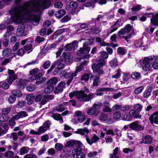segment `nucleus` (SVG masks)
<instances>
[{
	"instance_id": "nucleus-1",
	"label": "nucleus",
	"mask_w": 158,
	"mask_h": 158,
	"mask_svg": "<svg viewBox=\"0 0 158 158\" xmlns=\"http://www.w3.org/2000/svg\"><path fill=\"white\" fill-rule=\"evenodd\" d=\"M50 5V0H30L22 6H16L12 9L11 20L16 24L21 23L23 20H27L36 26L39 23L40 18L35 15L34 12L48 8Z\"/></svg>"
},
{
	"instance_id": "nucleus-2",
	"label": "nucleus",
	"mask_w": 158,
	"mask_h": 158,
	"mask_svg": "<svg viewBox=\"0 0 158 158\" xmlns=\"http://www.w3.org/2000/svg\"><path fill=\"white\" fill-rule=\"evenodd\" d=\"M8 73L9 77L2 82H1V87L5 89H8L9 85H11L13 82L17 79V76L15 74V72L14 70L8 69Z\"/></svg>"
},
{
	"instance_id": "nucleus-3",
	"label": "nucleus",
	"mask_w": 158,
	"mask_h": 158,
	"mask_svg": "<svg viewBox=\"0 0 158 158\" xmlns=\"http://www.w3.org/2000/svg\"><path fill=\"white\" fill-rule=\"evenodd\" d=\"M76 94V98L78 100L82 102L88 101L95 97V94L93 93H91L87 95L85 93L84 91L81 90L77 92Z\"/></svg>"
},
{
	"instance_id": "nucleus-4",
	"label": "nucleus",
	"mask_w": 158,
	"mask_h": 158,
	"mask_svg": "<svg viewBox=\"0 0 158 158\" xmlns=\"http://www.w3.org/2000/svg\"><path fill=\"white\" fill-rule=\"evenodd\" d=\"M93 44L92 41L90 40H87L83 44V48H80L79 50L77 53L79 54H83L88 53L90 50V48L87 46L89 45H92Z\"/></svg>"
},
{
	"instance_id": "nucleus-5",
	"label": "nucleus",
	"mask_w": 158,
	"mask_h": 158,
	"mask_svg": "<svg viewBox=\"0 0 158 158\" xmlns=\"http://www.w3.org/2000/svg\"><path fill=\"white\" fill-rule=\"evenodd\" d=\"M43 74L41 73H39L38 75H32L31 77V79L32 80H36V84L39 85L44 82L46 78L42 77Z\"/></svg>"
},
{
	"instance_id": "nucleus-6",
	"label": "nucleus",
	"mask_w": 158,
	"mask_h": 158,
	"mask_svg": "<svg viewBox=\"0 0 158 158\" xmlns=\"http://www.w3.org/2000/svg\"><path fill=\"white\" fill-rule=\"evenodd\" d=\"M124 29L127 33H128L131 30V33L129 34L126 36H123V38H124L126 40L128 41V39L131 38L132 35H135L136 34V31L133 29H132V27L130 24H127L124 27Z\"/></svg>"
},
{
	"instance_id": "nucleus-7",
	"label": "nucleus",
	"mask_w": 158,
	"mask_h": 158,
	"mask_svg": "<svg viewBox=\"0 0 158 158\" xmlns=\"http://www.w3.org/2000/svg\"><path fill=\"white\" fill-rule=\"evenodd\" d=\"M130 128L133 130L139 131L142 130L144 128L143 127L140 125L137 121H135L130 124Z\"/></svg>"
},
{
	"instance_id": "nucleus-8",
	"label": "nucleus",
	"mask_w": 158,
	"mask_h": 158,
	"mask_svg": "<svg viewBox=\"0 0 158 158\" xmlns=\"http://www.w3.org/2000/svg\"><path fill=\"white\" fill-rule=\"evenodd\" d=\"M81 147L79 146L72 151V153L76 155V158H85V154L82 152Z\"/></svg>"
},
{
	"instance_id": "nucleus-9",
	"label": "nucleus",
	"mask_w": 158,
	"mask_h": 158,
	"mask_svg": "<svg viewBox=\"0 0 158 158\" xmlns=\"http://www.w3.org/2000/svg\"><path fill=\"white\" fill-rule=\"evenodd\" d=\"M25 25L24 24H22L18 27L16 32L17 35L18 36H24L26 35L25 32Z\"/></svg>"
},
{
	"instance_id": "nucleus-10",
	"label": "nucleus",
	"mask_w": 158,
	"mask_h": 158,
	"mask_svg": "<svg viewBox=\"0 0 158 158\" xmlns=\"http://www.w3.org/2000/svg\"><path fill=\"white\" fill-rule=\"evenodd\" d=\"M118 20H117L116 23L113 25L111 26L107 31V33L106 34H103V36L105 38L107 37L108 35L117 30L118 26L117 25Z\"/></svg>"
},
{
	"instance_id": "nucleus-11",
	"label": "nucleus",
	"mask_w": 158,
	"mask_h": 158,
	"mask_svg": "<svg viewBox=\"0 0 158 158\" xmlns=\"http://www.w3.org/2000/svg\"><path fill=\"white\" fill-rule=\"evenodd\" d=\"M81 111L77 110L75 112V115L76 117H78L77 120L78 121L81 123L84 121L85 119V116L84 114H82Z\"/></svg>"
},
{
	"instance_id": "nucleus-12",
	"label": "nucleus",
	"mask_w": 158,
	"mask_h": 158,
	"mask_svg": "<svg viewBox=\"0 0 158 158\" xmlns=\"http://www.w3.org/2000/svg\"><path fill=\"white\" fill-rule=\"evenodd\" d=\"M2 54L3 56L9 57L11 59L15 56L14 53H12L11 49L9 48H6L4 50L2 51Z\"/></svg>"
},
{
	"instance_id": "nucleus-13",
	"label": "nucleus",
	"mask_w": 158,
	"mask_h": 158,
	"mask_svg": "<svg viewBox=\"0 0 158 158\" xmlns=\"http://www.w3.org/2000/svg\"><path fill=\"white\" fill-rule=\"evenodd\" d=\"M68 102H64L62 104H60L58 106L54 108V110L56 111L59 112H61L66 109V107L68 105Z\"/></svg>"
},
{
	"instance_id": "nucleus-14",
	"label": "nucleus",
	"mask_w": 158,
	"mask_h": 158,
	"mask_svg": "<svg viewBox=\"0 0 158 158\" xmlns=\"http://www.w3.org/2000/svg\"><path fill=\"white\" fill-rule=\"evenodd\" d=\"M78 144V146L81 147H82V143L80 141H76L73 140H71L68 141L65 144V147H72L75 145Z\"/></svg>"
},
{
	"instance_id": "nucleus-15",
	"label": "nucleus",
	"mask_w": 158,
	"mask_h": 158,
	"mask_svg": "<svg viewBox=\"0 0 158 158\" xmlns=\"http://www.w3.org/2000/svg\"><path fill=\"white\" fill-rule=\"evenodd\" d=\"M8 127L7 123L0 121V136L2 134L5 133V131L7 130Z\"/></svg>"
},
{
	"instance_id": "nucleus-16",
	"label": "nucleus",
	"mask_w": 158,
	"mask_h": 158,
	"mask_svg": "<svg viewBox=\"0 0 158 158\" xmlns=\"http://www.w3.org/2000/svg\"><path fill=\"white\" fill-rule=\"evenodd\" d=\"M158 60V58L156 56H151V64L153 68L155 69H158V63L156 62Z\"/></svg>"
},
{
	"instance_id": "nucleus-17",
	"label": "nucleus",
	"mask_w": 158,
	"mask_h": 158,
	"mask_svg": "<svg viewBox=\"0 0 158 158\" xmlns=\"http://www.w3.org/2000/svg\"><path fill=\"white\" fill-rule=\"evenodd\" d=\"M28 116L26 112L25 111H21L18 112L17 114L13 117V119H18L20 118L25 117Z\"/></svg>"
},
{
	"instance_id": "nucleus-18",
	"label": "nucleus",
	"mask_w": 158,
	"mask_h": 158,
	"mask_svg": "<svg viewBox=\"0 0 158 158\" xmlns=\"http://www.w3.org/2000/svg\"><path fill=\"white\" fill-rule=\"evenodd\" d=\"M73 73L71 72L69 69H68L65 70H63L61 71L60 76L61 77H64L66 78H69L71 76H72Z\"/></svg>"
},
{
	"instance_id": "nucleus-19",
	"label": "nucleus",
	"mask_w": 158,
	"mask_h": 158,
	"mask_svg": "<svg viewBox=\"0 0 158 158\" xmlns=\"http://www.w3.org/2000/svg\"><path fill=\"white\" fill-rule=\"evenodd\" d=\"M88 32L89 33V34H93L94 33L98 34L102 30L101 27H93L89 30ZM87 33L88 32H86Z\"/></svg>"
},
{
	"instance_id": "nucleus-20",
	"label": "nucleus",
	"mask_w": 158,
	"mask_h": 158,
	"mask_svg": "<svg viewBox=\"0 0 158 158\" xmlns=\"http://www.w3.org/2000/svg\"><path fill=\"white\" fill-rule=\"evenodd\" d=\"M99 139V137L94 134L90 140L89 138L86 137V139L87 142L90 145H91L93 143L96 142Z\"/></svg>"
},
{
	"instance_id": "nucleus-21",
	"label": "nucleus",
	"mask_w": 158,
	"mask_h": 158,
	"mask_svg": "<svg viewBox=\"0 0 158 158\" xmlns=\"http://www.w3.org/2000/svg\"><path fill=\"white\" fill-rule=\"evenodd\" d=\"M150 120L152 123H154L156 124H158V115L157 112H155L152 115H151L149 118Z\"/></svg>"
},
{
	"instance_id": "nucleus-22",
	"label": "nucleus",
	"mask_w": 158,
	"mask_h": 158,
	"mask_svg": "<svg viewBox=\"0 0 158 158\" xmlns=\"http://www.w3.org/2000/svg\"><path fill=\"white\" fill-rule=\"evenodd\" d=\"M92 68L94 73H97L98 75H100L103 73L102 70L98 67L95 64H93Z\"/></svg>"
},
{
	"instance_id": "nucleus-23",
	"label": "nucleus",
	"mask_w": 158,
	"mask_h": 158,
	"mask_svg": "<svg viewBox=\"0 0 158 158\" xmlns=\"http://www.w3.org/2000/svg\"><path fill=\"white\" fill-rule=\"evenodd\" d=\"M29 81H28L25 79L20 80L16 81V85L19 88H23L26 85V83Z\"/></svg>"
},
{
	"instance_id": "nucleus-24",
	"label": "nucleus",
	"mask_w": 158,
	"mask_h": 158,
	"mask_svg": "<svg viewBox=\"0 0 158 158\" xmlns=\"http://www.w3.org/2000/svg\"><path fill=\"white\" fill-rule=\"evenodd\" d=\"M152 139L151 137L149 135H147L143 138L142 141L140 143L149 144L152 143Z\"/></svg>"
},
{
	"instance_id": "nucleus-25",
	"label": "nucleus",
	"mask_w": 158,
	"mask_h": 158,
	"mask_svg": "<svg viewBox=\"0 0 158 158\" xmlns=\"http://www.w3.org/2000/svg\"><path fill=\"white\" fill-rule=\"evenodd\" d=\"M103 110L104 112H110L112 111L111 109L110 108V104L109 102H103Z\"/></svg>"
},
{
	"instance_id": "nucleus-26",
	"label": "nucleus",
	"mask_w": 158,
	"mask_h": 158,
	"mask_svg": "<svg viewBox=\"0 0 158 158\" xmlns=\"http://www.w3.org/2000/svg\"><path fill=\"white\" fill-rule=\"evenodd\" d=\"M63 57H64L65 62L66 64H68L72 61L73 60L72 57L69 54L63 52L62 54Z\"/></svg>"
},
{
	"instance_id": "nucleus-27",
	"label": "nucleus",
	"mask_w": 158,
	"mask_h": 158,
	"mask_svg": "<svg viewBox=\"0 0 158 158\" xmlns=\"http://www.w3.org/2000/svg\"><path fill=\"white\" fill-rule=\"evenodd\" d=\"M89 132V130L86 127H85L83 129H78L75 131L76 133L80 134L81 135H84L87 134Z\"/></svg>"
},
{
	"instance_id": "nucleus-28",
	"label": "nucleus",
	"mask_w": 158,
	"mask_h": 158,
	"mask_svg": "<svg viewBox=\"0 0 158 158\" xmlns=\"http://www.w3.org/2000/svg\"><path fill=\"white\" fill-rule=\"evenodd\" d=\"M151 23L154 25L158 26V13L152 15L151 19Z\"/></svg>"
},
{
	"instance_id": "nucleus-29",
	"label": "nucleus",
	"mask_w": 158,
	"mask_h": 158,
	"mask_svg": "<svg viewBox=\"0 0 158 158\" xmlns=\"http://www.w3.org/2000/svg\"><path fill=\"white\" fill-rule=\"evenodd\" d=\"M26 99L28 104L31 105L32 104L34 99V96L33 94H30L26 96Z\"/></svg>"
},
{
	"instance_id": "nucleus-30",
	"label": "nucleus",
	"mask_w": 158,
	"mask_h": 158,
	"mask_svg": "<svg viewBox=\"0 0 158 158\" xmlns=\"http://www.w3.org/2000/svg\"><path fill=\"white\" fill-rule=\"evenodd\" d=\"M52 117L55 119L60 121V123H63V121L62 117L60 114L54 113L52 115Z\"/></svg>"
},
{
	"instance_id": "nucleus-31",
	"label": "nucleus",
	"mask_w": 158,
	"mask_h": 158,
	"mask_svg": "<svg viewBox=\"0 0 158 158\" xmlns=\"http://www.w3.org/2000/svg\"><path fill=\"white\" fill-rule=\"evenodd\" d=\"M152 90V88L150 86L148 87L147 89L143 93V97L145 98H148L151 94Z\"/></svg>"
},
{
	"instance_id": "nucleus-32",
	"label": "nucleus",
	"mask_w": 158,
	"mask_h": 158,
	"mask_svg": "<svg viewBox=\"0 0 158 158\" xmlns=\"http://www.w3.org/2000/svg\"><path fill=\"white\" fill-rule=\"evenodd\" d=\"M99 111L98 110H96L93 108H91L89 109L87 111V114L90 115L94 114L96 116L99 113Z\"/></svg>"
},
{
	"instance_id": "nucleus-33",
	"label": "nucleus",
	"mask_w": 158,
	"mask_h": 158,
	"mask_svg": "<svg viewBox=\"0 0 158 158\" xmlns=\"http://www.w3.org/2000/svg\"><path fill=\"white\" fill-rule=\"evenodd\" d=\"M65 11L63 10H61L59 11L56 12L55 15L57 18H60L65 15Z\"/></svg>"
},
{
	"instance_id": "nucleus-34",
	"label": "nucleus",
	"mask_w": 158,
	"mask_h": 158,
	"mask_svg": "<svg viewBox=\"0 0 158 158\" xmlns=\"http://www.w3.org/2000/svg\"><path fill=\"white\" fill-rule=\"evenodd\" d=\"M4 156L6 158H14V153L12 151H8L5 152Z\"/></svg>"
},
{
	"instance_id": "nucleus-35",
	"label": "nucleus",
	"mask_w": 158,
	"mask_h": 158,
	"mask_svg": "<svg viewBox=\"0 0 158 158\" xmlns=\"http://www.w3.org/2000/svg\"><path fill=\"white\" fill-rule=\"evenodd\" d=\"M151 56L149 57H145L142 60V62L143 64L144 65H147L148 64H151Z\"/></svg>"
},
{
	"instance_id": "nucleus-36",
	"label": "nucleus",
	"mask_w": 158,
	"mask_h": 158,
	"mask_svg": "<svg viewBox=\"0 0 158 158\" xmlns=\"http://www.w3.org/2000/svg\"><path fill=\"white\" fill-rule=\"evenodd\" d=\"M56 64L57 65V68L55 69V71H57L58 72V70L62 69L64 67V65L63 63L60 62L59 60H57L56 62Z\"/></svg>"
},
{
	"instance_id": "nucleus-37",
	"label": "nucleus",
	"mask_w": 158,
	"mask_h": 158,
	"mask_svg": "<svg viewBox=\"0 0 158 158\" xmlns=\"http://www.w3.org/2000/svg\"><path fill=\"white\" fill-rule=\"evenodd\" d=\"M29 148L27 147H22L20 149V155H23L28 152Z\"/></svg>"
},
{
	"instance_id": "nucleus-38",
	"label": "nucleus",
	"mask_w": 158,
	"mask_h": 158,
	"mask_svg": "<svg viewBox=\"0 0 158 158\" xmlns=\"http://www.w3.org/2000/svg\"><path fill=\"white\" fill-rule=\"evenodd\" d=\"M58 82L57 79L55 77H53L51 78L48 81V84L51 85L53 86L56 84Z\"/></svg>"
},
{
	"instance_id": "nucleus-39",
	"label": "nucleus",
	"mask_w": 158,
	"mask_h": 158,
	"mask_svg": "<svg viewBox=\"0 0 158 158\" xmlns=\"http://www.w3.org/2000/svg\"><path fill=\"white\" fill-rule=\"evenodd\" d=\"M13 30V27L11 25L9 26L7 28V32L3 35L4 37L5 38H6L9 36L10 35V32L12 31Z\"/></svg>"
},
{
	"instance_id": "nucleus-40",
	"label": "nucleus",
	"mask_w": 158,
	"mask_h": 158,
	"mask_svg": "<svg viewBox=\"0 0 158 158\" xmlns=\"http://www.w3.org/2000/svg\"><path fill=\"white\" fill-rule=\"evenodd\" d=\"M12 93L14 96L17 97H20L22 95V93L19 89H16L12 91Z\"/></svg>"
},
{
	"instance_id": "nucleus-41",
	"label": "nucleus",
	"mask_w": 158,
	"mask_h": 158,
	"mask_svg": "<svg viewBox=\"0 0 158 158\" xmlns=\"http://www.w3.org/2000/svg\"><path fill=\"white\" fill-rule=\"evenodd\" d=\"M128 74L127 73H124L123 74L122 81L121 83L122 84H125L128 80L129 78V77L128 76Z\"/></svg>"
},
{
	"instance_id": "nucleus-42",
	"label": "nucleus",
	"mask_w": 158,
	"mask_h": 158,
	"mask_svg": "<svg viewBox=\"0 0 158 158\" xmlns=\"http://www.w3.org/2000/svg\"><path fill=\"white\" fill-rule=\"evenodd\" d=\"M54 89L53 86L49 84L48 85L45 89L44 92L45 93H49L52 92Z\"/></svg>"
},
{
	"instance_id": "nucleus-43",
	"label": "nucleus",
	"mask_w": 158,
	"mask_h": 158,
	"mask_svg": "<svg viewBox=\"0 0 158 158\" xmlns=\"http://www.w3.org/2000/svg\"><path fill=\"white\" fill-rule=\"evenodd\" d=\"M83 69V68L82 65H80L77 66L75 72L73 73L72 76H76L78 72H80L82 71Z\"/></svg>"
},
{
	"instance_id": "nucleus-44",
	"label": "nucleus",
	"mask_w": 158,
	"mask_h": 158,
	"mask_svg": "<svg viewBox=\"0 0 158 158\" xmlns=\"http://www.w3.org/2000/svg\"><path fill=\"white\" fill-rule=\"evenodd\" d=\"M11 108L9 107L3 109L2 111V114L3 115H7L10 111Z\"/></svg>"
},
{
	"instance_id": "nucleus-45",
	"label": "nucleus",
	"mask_w": 158,
	"mask_h": 158,
	"mask_svg": "<svg viewBox=\"0 0 158 158\" xmlns=\"http://www.w3.org/2000/svg\"><path fill=\"white\" fill-rule=\"evenodd\" d=\"M140 76V73L137 72H134L131 74L132 78L134 79H138Z\"/></svg>"
},
{
	"instance_id": "nucleus-46",
	"label": "nucleus",
	"mask_w": 158,
	"mask_h": 158,
	"mask_svg": "<svg viewBox=\"0 0 158 158\" xmlns=\"http://www.w3.org/2000/svg\"><path fill=\"white\" fill-rule=\"evenodd\" d=\"M121 117V114L120 112L119 111L115 112L113 115V118L116 120L119 119Z\"/></svg>"
},
{
	"instance_id": "nucleus-47",
	"label": "nucleus",
	"mask_w": 158,
	"mask_h": 158,
	"mask_svg": "<svg viewBox=\"0 0 158 158\" xmlns=\"http://www.w3.org/2000/svg\"><path fill=\"white\" fill-rule=\"evenodd\" d=\"M118 148L116 147L114 150L113 153L110 155V157L109 158H119L118 156H116L118 151Z\"/></svg>"
},
{
	"instance_id": "nucleus-48",
	"label": "nucleus",
	"mask_w": 158,
	"mask_h": 158,
	"mask_svg": "<svg viewBox=\"0 0 158 158\" xmlns=\"http://www.w3.org/2000/svg\"><path fill=\"white\" fill-rule=\"evenodd\" d=\"M105 62L104 60L102 59H98V61L97 63V66L99 67H103L105 64Z\"/></svg>"
},
{
	"instance_id": "nucleus-49",
	"label": "nucleus",
	"mask_w": 158,
	"mask_h": 158,
	"mask_svg": "<svg viewBox=\"0 0 158 158\" xmlns=\"http://www.w3.org/2000/svg\"><path fill=\"white\" fill-rule=\"evenodd\" d=\"M26 89L28 91L32 92L35 89V87L33 85L30 84L27 86Z\"/></svg>"
},
{
	"instance_id": "nucleus-50",
	"label": "nucleus",
	"mask_w": 158,
	"mask_h": 158,
	"mask_svg": "<svg viewBox=\"0 0 158 158\" xmlns=\"http://www.w3.org/2000/svg\"><path fill=\"white\" fill-rule=\"evenodd\" d=\"M47 130L43 126L40 127L39 128L38 132L39 135H40L44 133Z\"/></svg>"
},
{
	"instance_id": "nucleus-51",
	"label": "nucleus",
	"mask_w": 158,
	"mask_h": 158,
	"mask_svg": "<svg viewBox=\"0 0 158 158\" xmlns=\"http://www.w3.org/2000/svg\"><path fill=\"white\" fill-rule=\"evenodd\" d=\"M144 88V87L142 86L138 87L135 90L134 93L135 94H138L141 93L143 89Z\"/></svg>"
},
{
	"instance_id": "nucleus-52",
	"label": "nucleus",
	"mask_w": 158,
	"mask_h": 158,
	"mask_svg": "<svg viewBox=\"0 0 158 158\" xmlns=\"http://www.w3.org/2000/svg\"><path fill=\"white\" fill-rule=\"evenodd\" d=\"M55 149L58 151L61 150L63 148V146L62 144L60 143H57L55 144Z\"/></svg>"
},
{
	"instance_id": "nucleus-53",
	"label": "nucleus",
	"mask_w": 158,
	"mask_h": 158,
	"mask_svg": "<svg viewBox=\"0 0 158 158\" xmlns=\"http://www.w3.org/2000/svg\"><path fill=\"white\" fill-rule=\"evenodd\" d=\"M122 119L123 120L126 121H130L132 119V117L130 114H128L126 115H123L122 117Z\"/></svg>"
},
{
	"instance_id": "nucleus-54",
	"label": "nucleus",
	"mask_w": 158,
	"mask_h": 158,
	"mask_svg": "<svg viewBox=\"0 0 158 158\" xmlns=\"http://www.w3.org/2000/svg\"><path fill=\"white\" fill-rule=\"evenodd\" d=\"M109 63L111 67H115L117 65V60L116 59H114L110 61Z\"/></svg>"
},
{
	"instance_id": "nucleus-55",
	"label": "nucleus",
	"mask_w": 158,
	"mask_h": 158,
	"mask_svg": "<svg viewBox=\"0 0 158 158\" xmlns=\"http://www.w3.org/2000/svg\"><path fill=\"white\" fill-rule=\"evenodd\" d=\"M101 46H111L113 47H115L118 46V45L116 44H113L112 43H110V44L106 43L104 42H102L101 43Z\"/></svg>"
},
{
	"instance_id": "nucleus-56",
	"label": "nucleus",
	"mask_w": 158,
	"mask_h": 158,
	"mask_svg": "<svg viewBox=\"0 0 158 158\" xmlns=\"http://www.w3.org/2000/svg\"><path fill=\"white\" fill-rule=\"evenodd\" d=\"M151 64H148L147 65H144L142 67L143 69L146 71H148L151 70Z\"/></svg>"
},
{
	"instance_id": "nucleus-57",
	"label": "nucleus",
	"mask_w": 158,
	"mask_h": 158,
	"mask_svg": "<svg viewBox=\"0 0 158 158\" xmlns=\"http://www.w3.org/2000/svg\"><path fill=\"white\" fill-rule=\"evenodd\" d=\"M113 91V89L112 88H102L99 89L98 90V91H111L112 92Z\"/></svg>"
},
{
	"instance_id": "nucleus-58",
	"label": "nucleus",
	"mask_w": 158,
	"mask_h": 158,
	"mask_svg": "<svg viewBox=\"0 0 158 158\" xmlns=\"http://www.w3.org/2000/svg\"><path fill=\"white\" fill-rule=\"evenodd\" d=\"M118 52L121 55H124L126 53L125 49L122 47H119L117 49Z\"/></svg>"
},
{
	"instance_id": "nucleus-59",
	"label": "nucleus",
	"mask_w": 158,
	"mask_h": 158,
	"mask_svg": "<svg viewBox=\"0 0 158 158\" xmlns=\"http://www.w3.org/2000/svg\"><path fill=\"white\" fill-rule=\"evenodd\" d=\"M16 100L15 96L14 95L10 96L8 99V100L10 103L12 104L14 103Z\"/></svg>"
},
{
	"instance_id": "nucleus-60",
	"label": "nucleus",
	"mask_w": 158,
	"mask_h": 158,
	"mask_svg": "<svg viewBox=\"0 0 158 158\" xmlns=\"http://www.w3.org/2000/svg\"><path fill=\"white\" fill-rule=\"evenodd\" d=\"M117 72L114 75H113L112 77V78H115L116 79H118L119 78L121 75V69H118L117 70Z\"/></svg>"
},
{
	"instance_id": "nucleus-61",
	"label": "nucleus",
	"mask_w": 158,
	"mask_h": 158,
	"mask_svg": "<svg viewBox=\"0 0 158 158\" xmlns=\"http://www.w3.org/2000/svg\"><path fill=\"white\" fill-rule=\"evenodd\" d=\"M78 6V3L77 2H71L69 4L70 8L75 9Z\"/></svg>"
},
{
	"instance_id": "nucleus-62",
	"label": "nucleus",
	"mask_w": 158,
	"mask_h": 158,
	"mask_svg": "<svg viewBox=\"0 0 158 158\" xmlns=\"http://www.w3.org/2000/svg\"><path fill=\"white\" fill-rule=\"evenodd\" d=\"M131 109V106L130 105H126L122 107L121 108V110L122 111L125 112L128 111Z\"/></svg>"
},
{
	"instance_id": "nucleus-63",
	"label": "nucleus",
	"mask_w": 158,
	"mask_h": 158,
	"mask_svg": "<svg viewBox=\"0 0 158 158\" xmlns=\"http://www.w3.org/2000/svg\"><path fill=\"white\" fill-rule=\"evenodd\" d=\"M23 158H38L37 156L34 154H28L25 155Z\"/></svg>"
},
{
	"instance_id": "nucleus-64",
	"label": "nucleus",
	"mask_w": 158,
	"mask_h": 158,
	"mask_svg": "<svg viewBox=\"0 0 158 158\" xmlns=\"http://www.w3.org/2000/svg\"><path fill=\"white\" fill-rule=\"evenodd\" d=\"M102 104L101 103L98 102L94 103L93 106V108L95 110L99 109L102 106Z\"/></svg>"
}]
</instances>
